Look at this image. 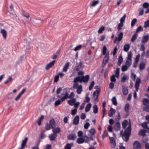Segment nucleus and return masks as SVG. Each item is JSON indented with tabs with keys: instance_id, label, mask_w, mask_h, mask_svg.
<instances>
[{
	"instance_id": "bb28decb",
	"label": "nucleus",
	"mask_w": 149,
	"mask_h": 149,
	"mask_svg": "<svg viewBox=\"0 0 149 149\" xmlns=\"http://www.w3.org/2000/svg\"><path fill=\"white\" fill-rule=\"evenodd\" d=\"M1 33L2 34L3 38L6 39L7 36V33L6 31L4 29H2L1 30Z\"/></svg>"
},
{
	"instance_id": "1a4fd4ad",
	"label": "nucleus",
	"mask_w": 149,
	"mask_h": 149,
	"mask_svg": "<svg viewBox=\"0 0 149 149\" xmlns=\"http://www.w3.org/2000/svg\"><path fill=\"white\" fill-rule=\"evenodd\" d=\"M123 34L122 32H120L118 35V37H116L114 40V43H115L117 41L120 42L122 40L123 37Z\"/></svg>"
},
{
	"instance_id": "680f3d73",
	"label": "nucleus",
	"mask_w": 149,
	"mask_h": 149,
	"mask_svg": "<svg viewBox=\"0 0 149 149\" xmlns=\"http://www.w3.org/2000/svg\"><path fill=\"white\" fill-rule=\"evenodd\" d=\"M146 106L143 108V110L146 112H149V106L148 105Z\"/></svg>"
},
{
	"instance_id": "6e6552de",
	"label": "nucleus",
	"mask_w": 149,
	"mask_h": 149,
	"mask_svg": "<svg viewBox=\"0 0 149 149\" xmlns=\"http://www.w3.org/2000/svg\"><path fill=\"white\" fill-rule=\"evenodd\" d=\"M110 143L112 148H115L116 146V143L114 138L113 137H109Z\"/></svg>"
},
{
	"instance_id": "473e14b6",
	"label": "nucleus",
	"mask_w": 149,
	"mask_h": 149,
	"mask_svg": "<svg viewBox=\"0 0 149 149\" xmlns=\"http://www.w3.org/2000/svg\"><path fill=\"white\" fill-rule=\"evenodd\" d=\"M143 104L145 105H148L149 100L148 98H144L143 100Z\"/></svg>"
},
{
	"instance_id": "39448f33",
	"label": "nucleus",
	"mask_w": 149,
	"mask_h": 149,
	"mask_svg": "<svg viewBox=\"0 0 149 149\" xmlns=\"http://www.w3.org/2000/svg\"><path fill=\"white\" fill-rule=\"evenodd\" d=\"M82 63L81 62H80L74 68L73 70L74 71H78L82 68Z\"/></svg>"
},
{
	"instance_id": "72a5a7b5",
	"label": "nucleus",
	"mask_w": 149,
	"mask_h": 149,
	"mask_svg": "<svg viewBox=\"0 0 149 149\" xmlns=\"http://www.w3.org/2000/svg\"><path fill=\"white\" fill-rule=\"evenodd\" d=\"M146 130L143 129L141 130L139 132V135L142 136H144L146 133Z\"/></svg>"
},
{
	"instance_id": "0eeeda50",
	"label": "nucleus",
	"mask_w": 149,
	"mask_h": 149,
	"mask_svg": "<svg viewBox=\"0 0 149 149\" xmlns=\"http://www.w3.org/2000/svg\"><path fill=\"white\" fill-rule=\"evenodd\" d=\"M146 64L145 59H144L141 61L139 65V69L140 70L143 69L145 68V66Z\"/></svg>"
},
{
	"instance_id": "c85d7f7f",
	"label": "nucleus",
	"mask_w": 149,
	"mask_h": 149,
	"mask_svg": "<svg viewBox=\"0 0 149 149\" xmlns=\"http://www.w3.org/2000/svg\"><path fill=\"white\" fill-rule=\"evenodd\" d=\"M130 48V46L128 44H125L124 45L123 48V50L125 52H127Z\"/></svg>"
},
{
	"instance_id": "a211bd4d",
	"label": "nucleus",
	"mask_w": 149,
	"mask_h": 149,
	"mask_svg": "<svg viewBox=\"0 0 149 149\" xmlns=\"http://www.w3.org/2000/svg\"><path fill=\"white\" fill-rule=\"evenodd\" d=\"M149 39V35H146L143 37L142 42L144 43L147 42Z\"/></svg>"
},
{
	"instance_id": "3c124183",
	"label": "nucleus",
	"mask_w": 149,
	"mask_h": 149,
	"mask_svg": "<svg viewBox=\"0 0 149 149\" xmlns=\"http://www.w3.org/2000/svg\"><path fill=\"white\" fill-rule=\"evenodd\" d=\"M80 77L77 76L75 77L73 80V82L74 83H77V82H79V79H80Z\"/></svg>"
},
{
	"instance_id": "4468645a",
	"label": "nucleus",
	"mask_w": 149,
	"mask_h": 149,
	"mask_svg": "<svg viewBox=\"0 0 149 149\" xmlns=\"http://www.w3.org/2000/svg\"><path fill=\"white\" fill-rule=\"evenodd\" d=\"M76 137V135L74 134H70L68 136V139L70 140H75Z\"/></svg>"
},
{
	"instance_id": "49530a36",
	"label": "nucleus",
	"mask_w": 149,
	"mask_h": 149,
	"mask_svg": "<svg viewBox=\"0 0 149 149\" xmlns=\"http://www.w3.org/2000/svg\"><path fill=\"white\" fill-rule=\"evenodd\" d=\"M137 22V19L136 18L133 19L131 21V26L133 27Z\"/></svg>"
},
{
	"instance_id": "aec40b11",
	"label": "nucleus",
	"mask_w": 149,
	"mask_h": 149,
	"mask_svg": "<svg viewBox=\"0 0 149 149\" xmlns=\"http://www.w3.org/2000/svg\"><path fill=\"white\" fill-rule=\"evenodd\" d=\"M70 63L67 62L65 63L63 67V70L64 72H66L67 71L68 69V68Z\"/></svg>"
},
{
	"instance_id": "69168bd1",
	"label": "nucleus",
	"mask_w": 149,
	"mask_h": 149,
	"mask_svg": "<svg viewBox=\"0 0 149 149\" xmlns=\"http://www.w3.org/2000/svg\"><path fill=\"white\" fill-rule=\"evenodd\" d=\"M143 8H140L139 10V14L140 15H142L143 13Z\"/></svg>"
},
{
	"instance_id": "13d9d810",
	"label": "nucleus",
	"mask_w": 149,
	"mask_h": 149,
	"mask_svg": "<svg viewBox=\"0 0 149 149\" xmlns=\"http://www.w3.org/2000/svg\"><path fill=\"white\" fill-rule=\"evenodd\" d=\"M95 82L94 81H92L89 87V89L90 91L91 90V89L93 88Z\"/></svg>"
},
{
	"instance_id": "a18cd8bd",
	"label": "nucleus",
	"mask_w": 149,
	"mask_h": 149,
	"mask_svg": "<svg viewBox=\"0 0 149 149\" xmlns=\"http://www.w3.org/2000/svg\"><path fill=\"white\" fill-rule=\"evenodd\" d=\"M149 139L148 138L144 136H143V142L145 143H147V142L148 141Z\"/></svg>"
},
{
	"instance_id": "de8ad7c7",
	"label": "nucleus",
	"mask_w": 149,
	"mask_h": 149,
	"mask_svg": "<svg viewBox=\"0 0 149 149\" xmlns=\"http://www.w3.org/2000/svg\"><path fill=\"white\" fill-rule=\"evenodd\" d=\"M148 123H149L148 122H144L142 124L141 126L143 127L146 129L148 127L147 125Z\"/></svg>"
},
{
	"instance_id": "a878e982",
	"label": "nucleus",
	"mask_w": 149,
	"mask_h": 149,
	"mask_svg": "<svg viewBox=\"0 0 149 149\" xmlns=\"http://www.w3.org/2000/svg\"><path fill=\"white\" fill-rule=\"evenodd\" d=\"M123 61V59L122 56L120 55L118 57L117 64L119 66H120Z\"/></svg>"
},
{
	"instance_id": "2eb2a0df",
	"label": "nucleus",
	"mask_w": 149,
	"mask_h": 149,
	"mask_svg": "<svg viewBox=\"0 0 149 149\" xmlns=\"http://www.w3.org/2000/svg\"><path fill=\"white\" fill-rule=\"evenodd\" d=\"M121 126L120 123L117 122L114 126V130L116 131H118L120 128Z\"/></svg>"
},
{
	"instance_id": "5fc2aeb1",
	"label": "nucleus",
	"mask_w": 149,
	"mask_h": 149,
	"mask_svg": "<svg viewBox=\"0 0 149 149\" xmlns=\"http://www.w3.org/2000/svg\"><path fill=\"white\" fill-rule=\"evenodd\" d=\"M104 26H102L99 29L98 32L99 33H102L103 31L104 30Z\"/></svg>"
},
{
	"instance_id": "338daca9",
	"label": "nucleus",
	"mask_w": 149,
	"mask_h": 149,
	"mask_svg": "<svg viewBox=\"0 0 149 149\" xmlns=\"http://www.w3.org/2000/svg\"><path fill=\"white\" fill-rule=\"evenodd\" d=\"M22 14L25 17L27 18H28L29 17V15L28 13H26L24 11L22 12Z\"/></svg>"
},
{
	"instance_id": "a19ab883",
	"label": "nucleus",
	"mask_w": 149,
	"mask_h": 149,
	"mask_svg": "<svg viewBox=\"0 0 149 149\" xmlns=\"http://www.w3.org/2000/svg\"><path fill=\"white\" fill-rule=\"evenodd\" d=\"M128 79V77L126 75H124L121 79L122 82H124L126 80Z\"/></svg>"
},
{
	"instance_id": "f257e3e1",
	"label": "nucleus",
	"mask_w": 149,
	"mask_h": 149,
	"mask_svg": "<svg viewBox=\"0 0 149 149\" xmlns=\"http://www.w3.org/2000/svg\"><path fill=\"white\" fill-rule=\"evenodd\" d=\"M131 125L130 124L128 126L125 130L124 134L122 136L123 140L126 142H127L129 140V137L131 134Z\"/></svg>"
},
{
	"instance_id": "7c9ffc66",
	"label": "nucleus",
	"mask_w": 149,
	"mask_h": 149,
	"mask_svg": "<svg viewBox=\"0 0 149 149\" xmlns=\"http://www.w3.org/2000/svg\"><path fill=\"white\" fill-rule=\"evenodd\" d=\"M77 142L79 144H81L84 142V140L82 138H79L77 139Z\"/></svg>"
},
{
	"instance_id": "20e7f679",
	"label": "nucleus",
	"mask_w": 149,
	"mask_h": 149,
	"mask_svg": "<svg viewBox=\"0 0 149 149\" xmlns=\"http://www.w3.org/2000/svg\"><path fill=\"white\" fill-rule=\"evenodd\" d=\"M68 88H65L63 89V91L65 93L64 95L65 96L66 95H67V96H66V99L68 98H72L74 97V95L73 92H71L69 95V93L67 92V90H68Z\"/></svg>"
},
{
	"instance_id": "ea45409f",
	"label": "nucleus",
	"mask_w": 149,
	"mask_h": 149,
	"mask_svg": "<svg viewBox=\"0 0 149 149\" xmlns=\"http://www.w3.org/2000/svg\"><path fill=\"white\" fill-rule=\"evenodd\" d=\"M73 143H68L65 146V149H71V147L73 146Z\"/></svg>"
},
{
	"instance_id": "b1692460",
	"label": "nucleus",
	"mask_w": 149,
	"mask_h": 149,
	"mask_svg": "<svg viewBox=\"0 0 149 149\" xmlns=\"http://www.w3.org/2000/svg\"><path fill=\"white\" fill-rule=\"evenodd\" d=\"M115 113V111L111 107L109 112V117L112 116Z\"/></svg>"
},
{
	"instance_id": "ddd939ff",
	"label": "nucleus",
	"mask_w": 149,
	"mask_h": 149,
	"mask_svg": "<svg viewBox=\"0 0 149 149\" xmlns=\"http://www.w3.org/2000/svg\"><path fill=\"white\" fill-rule=\"evenodd\" d=\"M95 132V129L94 128H92L88 131V133L87 135L88 136H91L94 134Z\"/></svg>"
},
{
	"instance_id": "09e8293b",
	"label": "nucleus",
	"mask_w": 149,
	"mask_h": 149,
	"mask_svg": "<svg viewBox=\"0 0 149 149\" xmlns=\"http://www.w3.org/2000/svg\"><path fill=\"white\" fill-rule=\"evenodd\" d=\"M130 105L129 104H125V111L127 112H128Z\"/></svg>"
},
{
	"instance_id": "4be33fe9",
	"label": "nucleus",
	"mask_w": 149,
	"mask_h": 149,
	"mask_svg": "<svg viewBox=\"0 0 149 149\" xmlns=\"http://www.w3.org/2000/svg\"><path fill=\"white\" fill-rule=\"evenodd\" d=\"M81 78H82L83 80V82L85 83L88 81L89 78V76L88 75H87L85 76H81Z\"/></svg>"
},
{
	"instance_id": "423d86ee",
	"label": "nucleus",
	"mask_w": 149,
	"mask_h": 149,
	"mask_svg": "<svg viewBox=\"0 0 149 149\" xmlns=\"http://www.w3.org/2000/svg\"><path fill=\"white\" fill-rule=\"evenodd\" d=\"M134 149H141V145L137 141H135L133 144Z\"/></svg>"
},
{
	"instance_id": "e2e57ef3",
	"label": "nucleus",
	"mask_w": 149,
	"mask_h": 149,
	"mask_svg": "<svg viewBox=\"0 0 149 149\" xmlns=\"http://www.w3.org/2000/svg\"><path fill=\"white\" fill-rule=\"evenodd\" d=\"M111 82H115L116 79L115 78V76L114 75H113L111 77Z\"/></svg>"
},
{
	"instance_id": "603ef678",
	"label": "nucleus",
	"mask_w": 149,
	"mask_h": 149,
	"mask_svg": "<svg viewBox=\"0 0 149 149\" xmlns=\"http://www.w3.org/2000/svg\"><path fill=\"white\" fill-rule=\"evenodd\" d=\"M126 17V14H124L123 16L120 18V21L121 23H123L124 22Z\"/></svg>"
},
{
	"instance_id": "37998d69",
	"label": "nucleus",
	"mask_w": 149,
	"mask_h": 149,
	"mask_svg": "<svg viewBox=\"0 0 149 149\" xmlns=\"http://www.w3.org/2000/svg\"><path fill=\"white\" fill-rule=\"evenodd\" d=\"M28 140L27 138H25L22 141V143L21 144V146L24 147V146L25 145L26 142Z\"/></svg>"
},
{
	"instance_id": "4c0bfd02",
	"label": "nucleus",
	"mask_w": 149,
	"mask_h": 149,
	"mask_svg": "<svg viewBox=\"0 0 149 149\" xmlns=\"http://www.w3.org/2000/svg\"><path fill=\"white\" fill-rule=\"evenodd\" d=\"M129 67L126 65H123L121 67V70L123 72H125L127 70Z\"/></svg>"
},
{
	"instance_id": "f8f14e48",
	"label": "nucleus",
	"mask_w": 149,
	"mask_h": 149,
	"mask_svg": "<svg viewBox=\"0 0 149 149\" xmlns=\"http://www.w3.org/2000/svg\"><path fill=\"white\" fill-rule=\"evenodd\" d=\"M79 116H76L74 118L73 120V124L77 125L79 123Z\"/></svg>"
},
{
	"instance_id": "4d7b16f0",
	"label": "nucleus",
	"mask_w": 149,
	"mask_h": 149,
	"mask_svg": "<svg viewBox=\"0 0 149 149\" xmlns=\"http://www.w3.org/2000/svg\"><path fill=\"white\" fill-rule=\"evenodd\" d=\"M123 93L124 95H126L128 93L127 89L125 88L123 89Z\"/></svg>"
},
{
	"instance_id": "c9c22d12",
	"label": "nucleus",
	"mask_w": 149,
	"mask_h": 149,
	"mask_svg": "<svg viewBox=\"0 0 149 149\" xmlns=\"http://www.w3.org/2000/svg\"><path fill=\"white\" fill-rule=\"evenodd\" d=\"M53 129L52 132L54 133V134H56V133H59L60 131V129L58 127L56 128H53Z\"/></svg>"
},
{
	"instance_id": "cd10ccee",
	"label": "nucleus",
	"mask_w": 149,
	"mask_h": 149,
	"mask_svg": "<svg viewBox=\"0 0 149 149\" xmlns=\"http://www.w3.org/2000/svg\"><path fill=\"white\" fill-rule=\"evenodd\" d=\"M99 1L98 0L93 1L91 3H90V7L95 6L97 4L99 3Z\"/></svg>"
},
{
	"instance_id": "f704fd0d",
	"label": "nucleus",
	"mask_w": 149,
	"mask_h": 149,
	"mask_svg": "<svg viewBox=\"0 0 149 149\" xmlns=\"http://www.w3.org/2000/svg\"><path fill=\"white\" fill-rule=\"evenodd\" d=\"M128 124V121L127 120H124L122 123V127L123 128L125 129L126 128Z\"/></svg>"
},
{
	"instance_id": "6ab92c4d",
	"label": "nucleus",
	"mask_w": 149,
	"mask_h": 149,
	"mask_svg": "<svg viewBox=\"0 0 149 149\" xmlns=\"http://www.w3.org/2000/svg\"><path fill=\"white\" fill-rule=\"evenodd\" d=\"M57 136L56 134H52L49 135V137L52 141H54L56 138Z\"/></svg>"
},
{
	"instance_id": "8fccbe9b",
	"label": "nucleus",
	"mask_w": 149,
	"mask_h": 149,
	"mask_svg": "<svg viewBox=\"0 0 149 149\" xmlns=\"http://www.w3.org/2000/svg\"><path fill=\"white\" fill-rule=\"evenodd\" d=\"M82 47V45H79L75 47V48L74 49V50L75 51H76L78 50H79L81 49Z\"/></svg>"
},
{
	"instance_id": "052dcab7",
	"label": "nucleus",
	"mask_w": 149,
	"mask_h": 149,
	"mask_svg": "<svg viewBox=\"0 0 149 149\" xmlns=\"http://www.w3.org/2000/svg\"><path fill=\"white\" fill-rule=\"evenodd\" d=\"M143 7L145 8H148L149 7V3L147 2L144 3L143 5Z\"/></svg>"
},
{
	"instance_id": "f03ea898",
	"label": "nucleus",
	"mask_w": 149,
	"mask_h": 149,
	"mask_svg": "<svg viewBox=\"0 0 149 149\" xmlns=\"http://www.w3.org/2000/svg\"><path fill=\"white\" fill-rule=\"evenodd\" d=\"M132 53L131 51L129 52L127 54V57L125 63V65L130 67L132 64Z\"/></svg>"
},
{
	"instance_id": "6e6d98bb",
	"label": "nucleus",
	"mask_w": 149,
	"mask_h": 149,
	"mask_svg": "<svg viewBox=\"0 0 149 149\" xmlns=\"http://www.w3.org/2000/svg\"><path fill=\"white\" fill-rule=\"evenodd\" d=\"M12 80V78L10 76H9L8 79L4 82V84H6L8 83L11 82Z\"/></svg>"
},
{
	"instance_id": "864d4df0",
	"label": "nucleus",
	"mask_w": 149,
	"mask_h": 149,
	"mask_svg": "<svg viewBox=\"0 0 149 149\" xmlns=\"http://www.w3.org/2000/svg\"><path fill=\"white\" fill-rule=\"evenodd\" d=\"M123 23L120 22V23L118 24L117 28L118 31H120L121 29V27L123 25Z\"/></svg>"
},
{
	"instance_id": "5701e85b",
	"label": "nucleus",
	"mask_w": 149,
	"mask_h": 149,
	"mask_svg": "<svg viewBox=\"0 0 149 149\" xmlns=\"http://www.w3.org/2000/svg\"><path fill=\"white\" fill-rule=\"evenodd\" d=\"M109 59V55L107 54H106L104 57V59H103V64H104V65H105L107 62L108 61Z\"/></svg>"
},
{
	"instance_id": "9d476101",
	"label": "nucleus",
	"mask_w": 149,
	"mask_h": 149,
	"mask_svg": "<svg viewBox=\"0 0 149 149\" xmlns=\"http://www.w3.org/2000/svg\"><path fill=\"white\" fill-rule=\"evenodd\" d=\"M140 82L141 80L139 78H138L136 79V83L135 84V87L136 90V91H138L139 88Z\"/></svg>"
},
{
	"instance_id": "e433bc0d",
	"label": "nucleus",
	"mask_w": 149,
	"mask_h": 149,
	"mask_svg": "<svg viewBox=\"0 0 149 149\" xmlns=\"http://www.w3.org/2000/svg\"><path fill=\"white\" fill-rule=\"evenodd\" d=\"M138 34L136 33H134L133 35L132 36L131 39V41L132 42H133L134 41V40L137 37V36Z\"/></svg>"
},
{
	"instance_id": "2f4dec72",
	"label": "nucleus",
	"mask_w": 149,
	"mask_h": 149,
	"mask_svg": "<svg viewBox=\"0 0 149 149\" xmlns=\"http://www.w3.org/2000/svg\"><path fill=\"white\" fill-rule=\"evenodd\" d=\"M82 91V86L81 85H80L78 87L77 92L78 94H80Z\"/></svg>"
},
{
	"instance_id": "79ce46f5",
	"label": "nucleus",
	"mask_w": 149,
	"mask_h": 149,
	"mask_svg": "<svg viewBox=\"0 0 149 149\" xmlns=\"http://www.w3.org/2000/svg\"><path fill=\"white\" fill-rule=\"evenodd\" d=\"M112 102L113 104L115 105H116L117 104V102L116 100L115 97H113L111 99Z\"/></svg>"
},
{
	"instance_id": "58836bf2",
	"label": "nucleus",
	"mask_w": 149,
	"mask_h": 149,
	"mask_svg": "<svg viewBox=\"0 0 149 149\" xmlns=\"http://www.w3.org/2000/svg\"><path fill=\"white\" fill-rule=\"evenodd\" d=\"M93 112L94 113H96L98 112V107L97 105H95L93 106Z\"/></svg>"
},
{
	"instance_id": "7ed1b4c3",
	"label": "nucleus",
	"mask_w": 149,
	"mask_h": 149,
	"mask_svg": "<svg viewBox=\"0 0 149 149\" xmlns=\"http://www.w3.org/2000/svg\"><path fill=\"white\" fill-rule=\"evenodd\" d=\"M66 96H67V95H66L62 97H61L60 96L58 95L57 96L58 97H59L61 99H58L54 103L55 106H58L61 104V102H63L66 99Z\"/></svg>"
},
{
	"instance_id": "0e129e2a",
	"label": "nucleus",
	"mask_w": 149,
	"mask_h": 149,
	"mask_svg": "<svg viewBox=\"0 0 149 149\" xmlns=\"http://www.w3.org/2000/svg\"><path fill=\"white\" fill-rule=\"evenodd\" d=\"M143 28L141 26H139L138 28L136 29V33H138V32L141 31H143Z\"/></svg>"
},
{
	"instance_id": "412c9836",
	"label": "nucleus",
	"mask_w": 149,
	"mask_h": 149,
	"mask_svg": "<svg viewBox=\"0 0 149 149\" xmlns=\"http://www.w3.org/2000/svg\"><path fill=\"white\" fill-rule=\"evenodd\" d=\"M76 100L75 98H72V99L69 100L68 101V103L70 105L73 106L75 103Z\"/></svg>"
},
{
	"instance_id": "bf43d9fd",
	"label": "nucleus",
	"mask_w": 149,
	"mask_h": 149,
	"mask_svg": "<svg viewBox=\"0 0 149 149\" xmlns=\"http://www.w3.org/2000/svg\"><path fill=\"white\" fill-rule=\"evenodd\" d=\"M108 135V133L107 131H104L102 135V138L103 139H104V138L105 137H107Z\"/></svg>"
},
{
	"instance_id": "f3484780",
	"label": "nucleus",
	"mask_w": 149,
	"mask_h": 149,
	"mask_svg": "<svg viewBox=\"0 0 149 149\" xmlns=\"http://www.w3.org/2000/svg\"><path fill=\"white\" fill-rule=\"evenodd\" d=\"M34 23L38 24H40L42 23L43 21L40 19L34 18L33 19Z\"/></svg>"
},
{
	"instance_id": "c03bdc74",
	"label": "nucleus",
	"mask_w": 149,
	"mask_h": 149,
	"mask_svg": "<svg viewBox=\"0 0 149 149\" xmlns=\"http://www.w3.org/2000/svg\"><path fill=\"white\" fill-rule=\"evenodd\" d=\"M143 27L145 28H147L149 27V20H148L145 22Z\"/></svg>"
},
{
	"instance_id": "393cba45",
	"label": "nucleus",
	"mask_w": 149,
	"mask_h": 149,
	"mask_svg": "<svg viewBox=\"0 0 149 149\" xmlns=\"http://www.w3.org/2000/svg\"><path fill=\"white\" fill-rule=\"evenodd\" d=\"M50 125L51 126L52 128H53L55 126V123L53 118L51 119L49 122Z\"/></svg>"
},
{
	"instance_id": "9b49d317",
	"label": "nucleus",
	"mask_w": 149,
	"mask_h": 149,
	"mask_svg": "<svg viewBox=\"0 0 149 149\" xmlns=\"http://www.w3.org/2000/svg\"><path fill=\"white\" fill-rule=\"evenodd\" d=\"M100 90L98 89L97 90H96L95 92H94L93 95L95 100L97 99L100 93Z\"/></svg>"
},
{
	"instance_id": "dca6fc26",
	"label": "nucleus",
	"mask_w": 149,
	"mask_h": 149,
	"mask_svg": "<svg viewBox=\"0 0 149 149\" xmlns=\"http://www.w3.org/2000/svg\"><path fill=\"white\" fill-rule=\"evenodd\" d=\"M55 62V61L54 60L47 65L45 67L46 69L48 70L51 68L54 65Z\"/></svg>"
},
{
	"instance_id": "c756f323",
	"label": "nucleus",
	"mask_w": 149,
	"mask_h": 149,
	"mask_svg": "<svg viewBox=\"0 0 149 149\" xmlns=\"http://www.w3.org/2000/svg\"><path fill=\"white\" fill-rule=\"evenodd\" d=\"M91 106L92 105L91 103H89L87 104L85 109V111L86 112H88L90 110Z\"/></svg>"
},
{
	"instance_id": "774afa93",
	"label": "nucleus",
	"mask_w": 149,
	"mask_h": 149,
	"mask_svg": "<svg viewBox=\"0 0 149 149\" xmlns=\"http://www.w3.org/2000/svg\"><path fill=\"white\" fill-rule=\"evenodd\" d=\"M90 123L87 122L86 124H85L84 125V128L85 129H88L90 126Z\"/></svg>"
}]
</instances>
